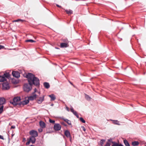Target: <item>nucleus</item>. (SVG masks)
<instances>
[{"mask_svg":"<svg viewBox=\"0 0 146 146\" xmlns=\"http://www.w3.org/2000/svg\"><path fill=\"white\" fill-rule=\"evenodd\" d=\"M61 123L65 126H67V125L66 124H65L64 122H61Z\"/></svg>","mask_w":146,"mask_h":146,"instance_id":"nucleus-34","label":"nucleus"},{"mask_svg":"<svg viewBox=\"0 0 146 146\" xmlns=\"http://www.w3.org/2000/svg\"><path fill=\"white\" fill-rule=\"evenodd\" d=\"M62 41L63 42L68 43V41L67 38H63Z\"/></svg>","mask_w":146,"mask_h":146,"instance_id":"nucleus-28","label":"nucleus"},{"mask_svg":"<svg viewBox=\"0 0 146 146\" xmlns=\"http://www.w3.org/2000/svg\"><path fill=\"white\" fill-rule=\"evenodd\" d=\"M69 46V45L68 43H64V42H62L60 44V47L61 48H66L68 47Z\"/></svg>","mask_w":146,"mask_h":146,"instance_id":"nucleus-10","label":"nucleus"},{"mask_svg":"<svg viewBox=\"0 0 146 146\" xmlns=\"http://www.w3.org/2000/svg\"><path fill=\"white\" fill-rule=\"evenodd\" d=\"M145 146H146V145H145Z\"/></svg>","mask_w":146,"mask_h":146,"instance_id":"nucleus-55","label":"nucleus"},{"mask_svg":"<svg viewBox=\"0 0 146 146\" xmlns=\"http://www.w3.org/2000/svg\"><path fill=\"white\" fill-rule=\"evenodd\" d=\"M31 142V141L29 140L27 143H26V145H29L30 143Z\"/></svg>","mask_w":146,"mask_h":146,"instance_id":"nucleus-40","label":"nucleus"},{"mask_svg":"<svg viewBox=\"0 0 146 146\" xmlns=\"http://www.w3.org/2000/svg\"><path fill=\"white\" fill-rule=\"evenodd\" d=\"M61 128V126L59 123H55L53 128L55 131H58L60 130Z\"/></svg>","mask_w":146,"mask_h":146,"instance_id":"nucleus-3","label":"nucleus"},{"mask_svg":"<svg viewBox=\"0 0 146 146\" xmlns=\"http://www.w3.org/2000/svg\"><path fill=\"white\" fill-rule=\"evenodd\" d=\"M29 100L28 99V100H25L22 101L20 102V103L19 104V106H20L21 105L24 106L28 104L29 102Z\"/></svg>","mask_w":146,"mask_h":146,"instance_id":"nucleus-9","label":"nucleus"},{"mask_svg":"<svg viewBox=\"0 0 146 146\" xmlns=\"http://www.w3.org/2000/svg\"><path fill=\"white\" fill-rule=\"evenodd\" d=\"M21 100V98L20 97H15L13 98L12 101H10V103L13 106L18 105L19 106V104L20 103V101Z\"/></svg>","mask_w":146,"mask_h":146,"instance_id":"nucleus-2","label":"nucleus"},{"mask_svg":"<svg viewBox=\"0 0 146 146\" xmlns=\"http://www.w3.org/2000/svg\"><path fill=\"white\" fill-rule=\"evenodd\" d=\"M113 145L112 146H118V143H116L115 142H112Z\"/></svg>","mask_w":146,"mask_h":146,"instance_id":"nucleus-30","label":"nucleus"},{"mask_svg":"<svg viewBox=\"0 0 146 146\" xmlns=\"http://www.w3.org/2000/svg\"><path fill=\"white\" fill-rule=\"evenodd\" d=\"M36 137L31 136L29 138V140L33 144L35 143L36 139L35 137Z\"/></svg>","mask_w":146,"mask_h":146,"instance_id":"nucleus-11","label":"nucleus"},{"mask_svg":"<svg viewBox=\"0 0 146 146\" xmlns=\"http://www.w3.org/2000/svg\"><path fill=\"white\" fill-rule=\"evenodd\" d=\"M105 140L104 139H102L100 141V144L101 145V146H102L103 145L104 143L105 142Z\"/></svg>","mask_w":146,"mask_h":146,"instance_id":"nucleus-27","label":"nucleus"},{"mask_svg":"<svg viewBox=\"0 0 146 146\" xmlns=\"http://www.w3.org/2000/svg\"><path fill=\"white\" fill-rule=\"evenodd\" d=\"M14 134H12V136L13 137V136L14 135Z\"/></svg>","mask_w":146,"mask_h":146,"instance_id":"nucleus-51","label":"nucleus"},{"mask_svg":"<svg viewBox=\"0 0 146 146\" xmlns=\"http://www.w3.org/2000/svg\"><path fill=\"white\" fill-rule=\"evenodd\" d=\"M12 82L14 84H16L17 83V81H13V79H12Z\"/></svg>","mask_w":146,"mask_h":146,"instance_id":"nucleus-38","label":"nucleus"},{"mask_svg":"<svg viewBox=\"0 0 146 146\" xmlns=\"http://www.w3.org/2000/svg\"><path fill=\"white\" fill-rule=\"evenodd\" d=\"M82 128L83 130L84 131H86V129L85 128V127L84 126H82Z\"/></svg>","mask_w":146,"mask_h":146,"instance_id":"nucleus-41","label":"nucleus"},{"mask_svg":"<svg viewBox=\"0 0 146 146\" xmlns=\"http://www.w3.org/2000/svg\"><path fill=\"white\" fill-rule=\"evenodd\" d=\"M38 131L40 132H41L42 131V128H40L38 129Z\"/></svg>","mask_w":146,"mask_h":146,"instance_id":"nucleus-39","label":"nucleus"},{"mask_svg":"<svg viewBox=\"0 0 146 146\" xmlns=\"http://www.w3.org/2000/svg\"><path fill=\"white\" fill-rule=\"evenodd\" d=\"M64 135L68 138L70 139V140L71 141L72 137L71 136L70 133L68 130H66L64 131Z\"/></svg>","mask_w":146,"mask_h":146,"instance_id":"nucleus-8","label":"nucleus"},{"mask_svg":"<svg viewBox=\"0 0 146 146\" xmlns=\"http://www.w3.org/2000/svg\"><path fill=\"white\" fill-rule=\"evenodd\" d=\"M0 139H4L3 137V136L0 135Z\"/></svg>","mask_w":146,"mask_h":146,"instance_id":"nucleus-43","label":"nucleus"},{"mask_svg":"<svg viewBox=\"0 0 146 146\" xmlns=\"http://www.w3.org/2000/svg\"><path fill=\"white\" fill-rule=\"evenodd\" d=\"M70 111L75 116L77 114H78L77 112L76 111H74V110L73 108V107L72 106H70Z\"/></svg>","mask_w":146,"mask_h":146,"instance_id":"nucleus-19","label":"nucleus"},{"mask_svg":"<svg viewBox=\"0 0 146 146\" xmlns=\"http://www.w3.org/2000/svg\"><path fill=\"white\" fill-rule=\"evenodd\" d=\"M37 95L36 94H35L33 96H31L28 97V99L29 100H33L34 99H36V98Z\"/></svg>","mask_w":146,"mask_h":146,"instance_id":"nucleus-12","label":"nucleus"},{"mask_svg":"<svg viewBox=\"0 0 146 146\" xmlns=\"http://www.w3.org/2000/svg\"><path fill=\"white\" fill-rule=\"evenodd\" d=\"M29 134L31 135V136L36 137L38 135V133L37 132L34 130H31L29 132Z\"/></svg>","mask_w":146,"mask_h":146,"instance_id":"nucleus-6","label":"nucleus"},{"mask_svg":"<svg viewBox=\"0 0 146 146\" xmlns=\"http://www.w3.org/2000/svg\"><path fill=\"white\" fill-rule=\"evenodd\" d=\"M62 119H63L65 122L67 123L68 125H71V122L70 121L67 119H65L64 117H62Z\"/></svg>","mask_w":146,"mask_h":146,"instance_id":"nucleus-16","label":"nucleus"},{"mask_svg":"<svg viewBox=\"0 0 146 146\" xmlns=\"http://www.w3.org/2000/svg\"><path fill=\"white\" fill-rule=\"evenodd\" d=\"M15 128V126L14 125H13L11 126V129H14Z\"/></svg>","mask_w":146,"mask_h":146,"instance_id":"nucleus-45","label":"nucleus"},{"mask_svg":"<svg viewBox=\"0 0 146 146\" xmlns=\"http://www.w3.org/2000/svg\"><path fill=\"white\" fill-rule=\"evenodd\" d=\"M3 89L4 90H8L10 88V86L8 82H4L2 84Z\"/></svg>","mask_w":146,"mask_h":146,"instance_id":"nucleus-4","label":"nucleus"},{"mask_svg":"<svg viewBox=\"0 0 146 146\" xmlns=\"http://www.w3.org/2000/svg\"><path fill=\"white\" fill-rule=\"evenodd\" d=\"M76 117L78 118H79V115H78V114H77L76 115Z\"/></svg>","mask_w":146,"mask_h":146,"instance_id":"nucleus-47","label":"nucleus"},{"mask_svg":"<svg viewBox=\"0 0 146 146\" xmlns=\"http://www.w3.org/2000/svg\"><path fill=\"white\" fill-rule=\"evenodd\" d=\"M56 6L57 7H59V8H62V7H61V6H60V5H58V4H56Z\"/></svg>","mask_w":146,"mask_h":146,"instance_id":"nucleus-44","label":"nucleus"},{"mask_svg":"<svg viewBox=\"0 0 146 146\" xmlns=\"http://www.w3.org/2000/svg\"><path fill=\"white\" fill-rule=\"evenodd\" d=\"M44 100V96L42 97H36V100L37 103L38 104H41L42 102Z\"/></svg>","mask_w":146,"mask_h":146,"instance_id":"nucleus-5","label":"nucleus"},{"mask_svg":"<svg viewBox=\"0 0 146 146\" xmlns=\"http://www.w3.org/2000/svg\"><path fill=\"white\" fill-rule=\"evenodd\" d=\"M85 97L86 99L88 101H90L91 99V98L86 94H85Z\"/></svg>","mask_w":146,"mask_h":146,"instance_id":"nucleus-21","label":"nucleus"},{"mask_svg":"<svg viewBox=\"0 0 146 146\" xmlns=\"http://www.w3.org/2000/svg\"><path fill=\"white\" fill-rule=\"evenodd\" d=\"M48 96L51 98V101L54 100L56 98L55 96L53 94L49 95Z\"/></svg>","mask_w":146,"mask_h":146,"instance_id":"nucleus-18","label":"nucleus"},{"mask_svg":"<svg viewBox=\"0 0 146 146\" xmlns=\"http://www.w3.org/2000/svg\"><path fill=\"white\" fill-rule=\"evenodd\" d=\"M3 106H0V114L3 111Z\"/></svg>","mask_w":146,"mask_h":146,"instance_id":"nucleus-29","label":"nucleus"},{"mask_svg":"<svg viewBox=\"0 0 146 146\" xmlns=\"http://www.w3.org/2000/svg\"><path fill=\"white\" fill-rule=\"evenodd\" d=\"M104 146H110V144L108 142H107Z\"/></svg>","mask_w":146,"mask_h":146,"instance_id":"nucleus-36","label":"nucleus"},{"mask_svg":"<svg viewBox=\"0 0 146 146\" xmlns=\"http://www.w3.org/2000/svg\"><path fill=\"white\" fill-rule=\"evenodd\" d=\"M4 48V46H3L0 45V49H3Z\"/></svg>","mask_w":146,"mask_h":146,"instance_id":"nucleus-37","label":"nucleus"},{"mask_svg":"<svg viewBox=\"0 0 146 146\" xmlns=\"http://www.w3.org/2000/svg\"><path fill=\"white\" fill-rule=\"evenodd\" d=\"M66 109L68 111H70L69 108L67 106L66 107Z\"/></svg>","mask_w":146,"mask_h":146,"instance_id":"nucleus-42","label":"nucleus"},{"mask_svg":"<svg viewBox=\"0 0 146 146\" xmlns=\"http://www.w3.org/2000/svg\"><path fill=\"white\" fill-rule=\"evenodd\" d=\"M6 80V78L3 76L0 78V82H3Z\"/></svg>","mask_w":146,"mask_h":146,"instance_id":"nucleus-26","label":"nucleus"},{"mask_svg":"<svg viewBox=\"0 0 146 146\" xmlns=\"http://www.w3.org/2000/svg\"><path fill=\"white\" fill-rule=\"evenodd\" d=\"M30 146H34V145H30Z\"/></svg>","mask_w":146,"mask_h":146,"instance_id":"nucleus-52","label":"nucleus"},{"mask_svg":"<svg viewBox=\"0 0 146 146\" xmlns=\"http://www.w3.org/2000/svg\"><path fill=\"white\" fill-rule=\"evenodd\" d=\"M24 20H22V19H18L17 20H14L13 21V22H19V21H24Z\"/></svg>","mask_w":146,"mask_h":146,"instance_id":"nucleus-32","label":"nucleus"},{"mask_svg":"<svg viewBox=\"0 0 146 146\" xmlns=\"http://www.w3.org/2000/svg\"><path fill=\"white\" fill-rule=\"evenodd\" d=\"M118 146H123V145H122L121 144H118Z\"/></svg>","mask_w":146,"mask_h":146,"instance_id":"nucleus-49","label":"nucleus"},{"mask_svg":"<svg viewBox=\"0 0 146 146\" xmlns=\"http://www.w3.org/2000/svg\"><path fill=\"white\" fill-rule=\"evenodd\" d=\"M123 142L126 146H130V145L127 140L124 139L123 140Z\"/></svg>","mask_w":146,"mask_h":146,"instance_id":"nucleus-23","label":"nucleus"},{"mask_svg":"<svg viewBox=\"0 0 146 146\" xmlns=\"http://www.w3.org/2000/svg\"><path fill=\"white\" fill-rule=\"evenodd\" d=\"M13 77L17 78H18L20 77V73L17 71H13L12 73Z\"/></svg>","mask_w":146,"mask_h":146,"instance_id":"nucleus-7","label":"nucleus"},{"mask_svg":"<svg viewBox=\"0 0 146 146\" xmlns=\"http://www.w3.org/2000/svg\"><path fill=\"white\" fill-rule=\"evenodd\" d=\"M80 120L83 123H85L86 122L85 120L82 117L80 118Z\"/></svg>","mask_w":146,"mask_h":146,"instance_id":"nucleus-31","label":"nucleus"},{"mask_svg":"<svg viewBox=\"0 0 146 146\" xmlns=\"http://www.w3.org/2000/svg\"><path fill=\"white\" fill-rule=\"evenodd\" d=\"M54 105V104H52L51 105V106H53Z\"/></svg>","mask_w":146,"mask_h":146,"instance_id":"nucleus-50","label":"nucleus"},{"mask_svg":"<svg viewBox=\"0 0 146 146\" xmlns=\"http://www.w3.org/2000/svg\"><path fill=\"white\" fill-rule=\"evenodd\" d=\"M110 120L113 121V124L118 125H120V124L119 123V121L117 120H113L111 119H110Z\"/></svg>","mask_w":146,"mask_h":146,"instance_id":"nucleus-17","label":"nucleus"},{"mask_svg":"<svg viewBox=\"0 0 146 146\" xmlns=\"http://www.w3.org/2000/svg\"><path fill=\"white\" fill-rule=\"evenodd\" d=\"M25 75V77L27 78L28 83H25L23 85V88L25 92H28L32 90L33 85L36 87L39 86V80L34 74L32 73H28Z\"/></svg>","mask_w":146,"mask_h":146,"instance_id":"nucleus-1","label":"nucleus"},{"mask_svg":"<svg viewBox=\"0 0 146 146\" xmlns=\"http://www.w3.org/2000/svg\"><path fill=\"white\" fill-rule=\"evenodd\" d=\"M132 144L133 146H136L139 144V142L138 141H134L132 142Z\"/></svg>","mask_w":146,"mask_h":146,"instance_id":"nucleus-22","label":"nucleus"},{"mask_svg":"<svg viewBox=\"0 0 146 146\" xmlns=\"http://www.w3.org/2000/svg\"><path fill=\"white\" fill-rule=\"evenodd\" d=\"M43 84L44 87L46 89H48L50 87V85L48 82H44L43 83Z\"/></svg>","mask_w":146,"mask_h":146,"instance_id":"nucleus-15","label":"nucleus"},{"mask_svg":"<svg viewBox=\"0 0 146 146\" xmlns=\"http://www.w3.org/2000/svg\"><path fill=\"white\" fill-rule=\"evenodd\" d=\"M26 140V139L25 138H23V141L24 142Z\"/></svg>","mask_w":146,"mask_h":146,"instance_id":"nucleus-48","label":"nucleus"},{"mask_svg":"<svg viewBox=\"0 0 146 146\" xmlns=\"http://www.w3.org/2000/svg\"><path fill=\"white\" fill-rule=\"evenodd\" d=\"M112 139H108V141L110 142V143H112V142H115V141H112Z\"/></svg>","mask_w":146,"mask_h":146,"instance_id":"nucleus-35","label":"nucleus"},{"mask_svg":"<svg viewBox=\"0 0 146 146\" xmlns=\"http://www.w3.org/2000/svg\"><path fill=\"white\" fill-rule=\"evenodd\" d=\"M56 48L57 49H58L59 48H56Z\"/></svg>","mask_w":146,"mask_h":146,"instance_id":"nucleus-53","label":"nucleus"},{"mask_svg":"<svg viewBox=\"0 0 146 146\" xmlns=\"http://www.w3.org/2000/svg\"><path fill=\"white\" fill-rule=\"evenodd\" d=\"M65 11L66 13L68 14H71L73 13L72 11L70 9H69V10L67 9L65 10Z\"/></svg>","mask_w":146,"mask_h":146,"instance_id":"nucleus-24","label":"nucleus"},{"mask_svg":"<svg viewBox=\"0 0 146 146\" xmlns=\"http://www.w3.org/2000/svg\"><path fill=\"white\" fill-rule=\"evenodd\" d=\"M5 103V99L3 98H0V106L3 105Z\"/></svg>","mask_w":146,"mask_h":146,"instance_id":"nucleus-13","label":"nucleus"},{"mask_svg":"<svg viewBox=\"0 0 146 146\" xmlns=\"http://www.w3.org/2000/svg\"><path fill=\"white\" fill-rule=\"evenodd\" d=\"M25 41L26 42H30L31 43L35 42H36V41L32 39L27 40Z\"/></svg>","mask_w":146,"mask_h":146,"instance_id":"nucleus-25","label":"nucleus"},{"mask_svg":"<svg viewBox=\"0 0 146 146\" xmlns=\"http://www.w3.org/2000/svg\"><path fill=\"white\" fill-rule=\"evenodd\" d=\"M49 122L50 123H55V121L54 120H52L51 119H49Z\"/></svg>","mask_w":146,"mask_h":146,"instance_id":"nucleus-33","label":"nucleus"},{"mask_svg":"<svg viewBox=\"0 0 146 146\" xmlns=\"http://www.w3.org/2000/svg\"><path fill=\"white\" fill-rule=\"evenodd\" d=\"M37 90L36 89V88H35L34 89V92L33 93V94L35 93L36 92Z\"/></svg>","mask_w":146,"mask_h":146,"instance_id":"nucleus-46","label":"nucleus"},{"mask_svg":"<svg viewBox=\"0 0 146 146\" xmlns=\"http://www.w3.org/2000/svg\"><path fill=\"white\" fill-rule=\"evenodd\" d=\"M1 76H0V78H1Z\"/></svg>","mask_w":146,"mask_h":146,"instance_id":"nucleus-54","label":"nucleus"},{"mask_svg":"<svg viewBox=\"0 0 146 146\" xmlns=\"http://www.w3.org/2000/svg\"><path fill=\"white\" fill-rule=\"evenodd\" d=\"M39 124L42 128H44L46 127L45 123L42 121H40L39 122Z\"/></svg>","mask_w":146,"mask_h":146,"instance_id":"nucleus-14","label":"nucleus"},{"mask_svg":"<svg viewBox=\"0 0 146 146\" xmlns=\"http://www.w3.org/2000/svg\"><path fill=\"white\" fill-rule=\"evenodd\" d=\"M10 75L9 74V73H4L3 76L5 78H7L9 79L10 78Z\"/></svg>","mask_w":146,"mask_h":146,"instance_id":"nucleus-20","label":"nucleus"}]
</instances>
